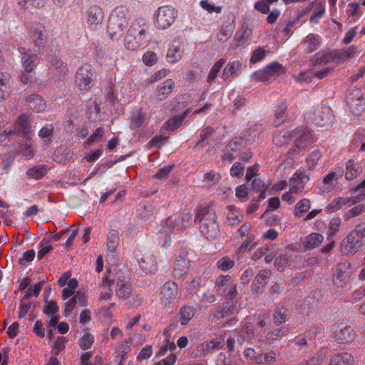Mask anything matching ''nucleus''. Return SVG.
<instances>
[{
    "label": "nucleus",
    "mask_w": 365,
    "mask_h": 365,
    "mask_svg": "<svg viewBox=\"0 0 365 365\" xmlns=\"http://www.w3.org/2000/svg\"><path fill=\"white\" fill-rule=\"evenodd\" d=\"M195 220H198L200 231L207 240L215 239L220 233L215 210L211 206L198 209Z\"/></svg>",
    "instance_id": "1"
},
{
    "label": "nucleus",
    "mask_w": 365,
    "mask_h": 365,
    "mask_svg": "<svg viewBox=\"0 0 365 365\" xmlns=\"http://www.w3.org/2000/svg\"><path fill=\"white\" fill-rule=\"evenodd\" d=\"M128 10L125 6H117L110 15L107 31L111 39L118 40L123 34L129 21Z\"/></svg>",
    "instance_id": "2"
},
{
    "label": "nucleus",
    "mask_w": 365,
    "mask_h": 365,
    "mask_svg": "<svg viewBox=\"0 0 365 365\" xmlns=\"http://www.w3.org/2000/svg\"><path fill=\"white\" fill-rule=\"evenodd\" d=\"M148 26L144 19H137L132 22L126 33L124 44L127 49L135 51L148 42L146 34Z\"/></svg>",
    "instance_id": "3"
},
{
    "label": "nucleus",
    "mask_w": 365,
    "mask_h": 365,
    "mask_svg": "<svg viewBox=\"0 0 365 365\" xmlns=\"http://www.w3.org/2000/svg\"><path fill=\"white\" fill-rule=\"evenodd\" d=\"M181 295L178 284L173 281H168L161 287L159 296L161 302L168 308L173 307Z\"/></svg>",
    "instance_id": "4"
},
{
    "label": "nucleus",
    "mask_w": 365,
    "mask_h": 365,
    "mask_svg": "<svg viewBox=\"0 0 365 365\" xmlns=\"http://www.w3.org/2000/svg\"><path fill=\"white\" fill-rule=\"evenodd\" d=\"M283 72L284 68L282 65L277 61H272L263 69L253 73L252 78L259 82L269 81L274 80Z\"/></svg>",
    "instance_id": "5"
},
{
    "label": "nucleus",
    "mask_w": 365,
    "mask_h": 365,
    "mask_svg": "<svg viewBox=\"0 0 365 365\" xmlns=\"http://www.w3.org/2000/svg\"><path fill=\"white\" fill-rule=\"evenodd\" d=\"M295 135L296 138L294 145L288 151L290 155L302 151L314 142L312 133L307 128L297 129L295 132Z\"/></svg>",
    "instance_id": "6"
},
{
    "label": "nucleus",
    "mask_w": 365,
    "mask_h": 365,
    "mask_svg": "<svg viewBox=\"0 0 365 365\" xmlns=\"http://www.w3.org/2000/svg\"><path fill=\"white\" fill-rule=\"evenodd\" d=\"M178 11L171 6H163L158 9L156 22L161 29L169 28L175 21Z\"/></svg>",
    "instance_id": "7"
},
{
    "label": "nucleus",
    "mask_w": 365,
    "mask_h": 365,
    "mask_svg": "<svg viewBox=\"0 0 365 365\" xmlns=\"http://www.w3.org/2000/svg\"><path fill=\"white\" fill-rule=\"evenodd\" d=\"M246 148L247 146L242 138L239 137L234 138L225 146L222 160L231 163L235 159L236 156L240 155V153Z\"/></svg>",
    "instance_id": "8"
},
{
    "label": "nucleus",
    "mask_w": 365,
    "mask_h": 365,
    "mask_svg": "<svg viewBox=\"0 0 365 365\" xmlns=\"http://www.w3.org/2000/svg\"><path fill=\"white\" fill-rule=\"evenodd\" d=\"M312 123L319 127H324L331 125L334 120L332 110L328 106H321L317 108L312 116Z\"/></svg>",
    "instance_id": "9"
},
{
    "label": "nucleus",
    "mask_w": 365,
    "mask_h": 365,
    "mask_svg": "<svg viewBox=\"0 0 365 365\" xmlns=\"http://www.w3.org/2000/svg\"><path fill=\"white\" fill-rule=\"evenodd\" d=\"M93 73L89 65H85L79 68L76 74V85L81 91H88L93 85Z\"/></svg>",
    "instance_id": "10"
},
{
    "label": "nucleus",
    "mask_w": 365,
    "mask_h": 365,
    "mask_svg": "<svg viewBox=\"0 0 365 365\" xmlns=\"http://www.w3.org/2000/svg\"><path fill=\"white\" fill-rule=\"evenodd\" d=\"M351 274V264L349 262L339 263L336 267L333 282L338 287L344 288L349 284Z\"/></svg>",
    "instance_id": "11"
},
{
    "label": "nucleus",
    "mask_w": 365,
    "mask_h": 365,
    "mask_svg": "<svg viewBox=\"0 0 365 365\" xmlns=\"http://www.w3.org/2000/svg\"><path fill=\"white\" fill-rule=\"evenodd\" d=\"M32 121L27 114L21 115L16 121L15 134L22 136L26 140H30L32 135Z\"/></svg>",
    "instance_id": "12"
},
{
    "label": "nucleus",
    "mask_w": 365,
    "mask_h": 365,
    "mask_svg": "<svg viewBox=\"0 0 365 365\" xmlns=\"http://www.w3.org/2000/svg\"><path fill=\"white\" fill-rule=\"evenodd\" d=\"M290 317L291 310L285 300H282L276 304L272 313L273 323L275 325L286 323L289 320Z\"/></svg>",
    "instance_id": "13"
},
{
    "label": "nucleus",
    "mask_w": 365,
    "mask_h": 365,
    "mask_svg": "<svg viewBox=\"0 0 365 365\" xmlns=\"http://www.w3.org/2000/svg\"><path fill=\"white\" fill-rule=\"evenodd\" d=\"M364 245V242L349 232L342 242L341 251L344 255H354Z\"/></svg>",
    "instance_id": "14"
},
{
    "label": "nucleus",
    "mask_w": 365,
    "mask_h": 365,
    "mask_svg": "<svg viewBox=\"0 0 365 365\" xmlns=\"http://www.w3.org/2000/svg\"><path fill=\"white\" fill-rule=\"evenodd\" d=\"M31 38L37 46L43 47L47 40L45 26L38 22L34 24L31 28Z\"/></svg>",
    "instance_id": "15"
},
{
    "label": "nucleus",
    "mask_w": 365,
    "mask_h": 365,
    "mask_svg": "<svg viewBox=\"0 0 365 365\" xmlns=\"http://www.w3.org/2000/svg\"><path fill=\"white\" fill-rule=\"evenodd\" d=\"M224 345L223 340L217 339L202 343L197 347V355H199V356H206L209 354L223 348Z\"/></svg>",
    "instance_id": "16"
},
{
    "label": "nucleus",
    "mask_w": 365,
    "mask_h": 365,
    "mask_svg": "<svg viewBox=\"0 0 365 365\" xmlns=\"http://www.w3.org/2000/svg\"><path fill=\"white\" fill-rule=\"evenodd\" d=\"M141 270L145 273H153L158 269V264L153 254L145 253L137 257Z\"/></svg>",
    "instance_id": "17"
},
{
    "label": "nucleus",
    "mask_w": 365,
    "mask_h": 365,
    "mask_svg": "<svg viewBox=\"0 0 365 365\" xmlns=\"http://www.w3.org/2000/svg\"><path fill=\"white\" fill-rule=\"evenodd\" d=\"M240 311V306L236 302L230 304L224 303L222 307H218L213 316L217 319H223L230 316H235Z\"/></svg>",
    "instance_id": "18"
},
{
    "label": "nucleus",
    "mask_w": 365,
    "mask_h": 365,
    "mask_svg": "<svg viewBox=\"0 0 365 365\" xmlns=\"http://www.w3.org/2000/svg\"><path fill=\"white\" fill-rule=\"evenodd\" d=\"M183 53V46L180 42L174 41L170 43L168 48L166 56L168 61L171 63H175L182 58Z\"/></svg>",
    "instance_id": "19"
},
{
    "label": "nucleus",
    "mask_w": 365,
    "mask_h": 365,
    "mask_svg": "<svg viewBox=\"0 0 365 365\" xmlns=\"http://www.w3.org/2000/svg\"><path fill=\"white\" fill-rule=\"evenodd\" d=\"M3 63V59L0 58V101L9 96L11 88L9 75L2 71Z\"/></svg>",
    "instance_id": "20"
},
{
    "label": "nucleus",
    "mask_w": 365,
    "mask_h": 365,
    "mask_svg": "<svg viewBox=\"0 0 365 365\" xmlns=\"http://www.w3.org/2000/svg\"><path fill=\"white\" fill-rule=\"evenodd\" d=\"M29 109L36 113L42 112L46 108V103L43 98L38 94H31L26 98Z\"/></svg>",
    "instance_id": "21"
},
{
    "label": "nucleus",
    "mask_w": 365,
    "mask_h": 365,
    "mask_svg": "<svg viewBox=\"0 0 365 365\" xmlns=\"http://www.w3.org/2000/svg\"><path fill=\"white\" fill-rule=\"evenodd\" d=\"M289 252L290 250L287 247L280 249L277 247L274 265L278 270L282 271L284 267L288 264L290 259Z\"/></svg>",
    "instance_id": "22"
},
{
    "label": "nucleus",
    "mask_w": 365,
    "mask_h": 365,
    "mask_svg": "<svg viewBox=\"0 0 365 365\" xmlns=\"http://www.w3.org/2000/svg\"><path fill=\"white\" fill-rule=\"evenodd\" d=\"M354 356L348 352H339L331 356L329 365H354Z\"/></svg>",
    "instance_id": "23"
},
{
    "label": "nucleus",
    "mask_w": 365,
    "mask_h": 365,
    "mask_svg": "<svg viewBox=\"0 0 365 365\" xmlns=\"http://www.w3.org/2000/svg\"><path fill=\"white\" fill-rule=\"evenodd\" d=\"M175 86V83L172 79H167L163 83L158 86L156 89L155 97L159 101L168 97L172 93Z\"/></svg>",
    "instance_id": "24"
},
{
    "label": "nucleus",
    "mask_w": 365,
    "mask_h": 365,
    "mask_svg": "<svg viewBox=\"0 0 365 365\" xmlns=\"http://www.w3.org/2000/svg\"><path fill=\"white\" fill-rule=\"evenodd\" d=\"M19 51L21 55V59L24 69L26 72H31L36 67L34 62V58H36L37 55L30 54L24 47H19Z\"/></svg>",
    "instance_id": "25"
},
{
    "label": "nucleus",
    "mask_w": 365,
    "mask_h": 365,
    "mask_svg": "<svg viewBox=\"0 0 365 365\" xmlns=\"http://www.w3.org/2000/svg\"><path fill=\"white\" fill-rule=\"evenodd\" d=\"M104 19L102 9L96 5L91 6L88 10V23L91 25L101 24Z\"/></svg>",
    "instance_id": "26"
},
{
    "label": "nucleus",
    "mask_w": 365,
    "mask_h": 365,
    "mask_svg": "<svg viewBox=\"0 0 365 365\" xmlns=\"http://www.w3.org/2000/svg\"><path fill=\"white\" fill-rule=\"evenodd\" d=\"M323 240V235L319 233L313 232L305 237L302 245L306 250H311L320 246Z\"/></svg>",
    "instance_id": "27"
},
{
    "label": "nucleus",
    "mask_w": 365,
    "mask_h": 365,
    "mask_svg": "<svg viewBox=\"0 0 365 365\" xmlns=\"http://www.w3.org/2000/svg\"><path fill=\"white\" fill-rule=\"evenodd\" d=\"M191 108H187L182 114L175 115L165 123V129L168 131H173L180 127L185 118L190 113Z\"/></svg>",
    "instance_id": "28"
},
{
    "label": "nucleus",
    "mask_w": 365,
    "mask_h": 365,
    "mask_svg": "<svg viewBox=\"0 0 365 365\" xmlns=\"http://www.w3.org/2000/svg\"><path fill=\"white\" fill-rule=\"evenodd\" d=\"M289 331V327L287 325H283L273 330H270L265 336L266 340L269 343L280 340L288 334Z\"/></svg>",
    "instance_id": "29"
},
{
    "label": "nucleus",
    "mask_w": 365,
    "mask_h": 365,
    "mask_svg": "<svg viewBox=\"0 0 365 365\" xmlns=\"http://www.w3.org/2000/svg\"><path fill=\"white\" fill-rule=\"evenodd\" d=\"M319 36L314 34H309L302 43L307 53L315 51L319 46Z\"/></svg>",
    "instance_id": "30"
},
{
    "label": "nucleus",
    "mask_w": 365,
    "mask_h": 365,
    "mask_svg": "<svg viewBox=\"0 0 365 365\" xmlns=\"http://www.w3.org/2000/svg\"><path fill=\"white\" fill-rule=\"evenodd\" d=\"M259 129L258 125H254L249 128L247 130L242 133L239 136L240 138L244 141L245 145L247 147L249 145L254 143L256 139L259 138Z\"/></svg>",
    "instance_id": "31"
},
{
    "label": "nucleus",
    "mask_w": 365,
    "mask_h": 365,
    "mask_svg": "<svg viewBox=\"0 0 365 365\" xmlns=\"http://www.w3.org/2000/svg\"><path fill=\"white\" fill-rule=\"evenodd\" d=\"M277 355L275 350L259 354L258 358L256 360L257 364L272 365L277 361Z\"/></svg>",
    "instance_id": "32"
},
{
    "label": "nucleus",
    "mask_w": 365,
    "mask_h": 365,
    "mask_svg": "<svg viewBox=\"0 0 365 365\" xmlns=\"http://www.w3.org/2000/svg\"><path fill=\"white\" fill-rule=\"evenodd\" d=\"M336 336L341 343L346 344L354 339V332L351 327L345 326L336 332Z\"/></svg>",
    "instance_id": "33"
},
{
    "label": "nucleus",
    "mask_w": 365,
    "mask_h": 365,
    "mask_svg": "<svg viewBox=\"0 0 365 365\" xmlns=\"http://www.w3.org/2000/svg\"><path fill=\"white\" fill-rule=\"evenodd\" d=\"M102 282L104 287H108L110 288L113 284H117V282H119V284L128 283V277L121 271H118L115 273L114 279H109L108 277L103 276Z\"/></svg>",
    "instance_id": "34"
},
{
    "label": "nucleus",
    "mask_w": 365,
    "mask_h": 365,
    "mask_svg": "<svg viewBox=\"0 0 365 365\" xmlns=\"http://www.w3.org/2000/svg\"><path fill=\"white\" fill-rule=\"evenodd\" d=\"M242 63L239 61H234L229 63L224 68L221 78L227 80L235 75L241 68Z\"/></svg>",
    "instance_id": "35"
},
{
    "label": "nucleus",
    "mask_w": 365,
    "mask_h": 365,
    "mask_svg": "<svg viewBox=\"0 0 365 365\" xmlns=\"http://www.w3.org/2000/svg\"><path fill=\"white\" fill-rule=\"evenodd\" d=\"M190 262L183 257H178L174 263V269L176 276L179 278L182 277V275L186 273Z\"/></svg>",
    "instance_id": "36"
},
{
    "label": "nucleus",
    "mask_w": 365,
    "mask_h": 365,
    "mask_svg": "<svg viewBox=\"0 0 365 365\" xmlns=\"http://www.w3.org/2000/svg\"><path fill=\"white\" fill-rule=\"evenodd\" d=\"M48 170L46 165H38L29 168L26 171V175L31 178L38 180L45 176Z\"/></svg>",
    "instance_id": "37"
},
{
    "label": "nucleus",
    "mask_w": 365,
    "mask_h": 365,
    "mask_svg": "<svg viewBox=\"0 0 365 365\" xmlns=\"http://www.w3.org/2000/svg\"><path fill=\"white\" fill-rule=\"evenodd\" d=\"M117 289H115L116 296L123 299L125 300L128 299L132 294V286L128 283L119 284L117 282Z\"/></svg>",
    "instance_id": "38"
},
{
    "label": "nucleus",
    "mask_w": 365,
    "mask_h": 365,
    "mask_svg": "<svg viewBox=\"0 0 365 365\" xmlns=\"http://www.w3.org/2000/svg\"><path fill=\"white\" fill-rule=\"evenodd\" d=\"M277 245L269 243L265 245L264 247L262 248L260 251L259 256L258 257H262V255H264L265 262L269 263L271 262L274 259H275L276 255L275 252L277 250Z\"/></svg>",
    "instance_id": "39"
},
{
    "label": "nucleus",
    "mask_w": 365,
    "mask_h": 365,
    "mask_svg": "<svg viewBox=\"0 0 365 365\" xmlns=\"http://www.w3.org/2000/svg\"><path fill=\"white\" fill-rule=\"evenodd\" d=\"M145 119L146 113H143L140 110L133 113L130 122L131 130H136L141 128Z\"/></svg>",
    "instance_id": "40"
},
{
    "label": "nucleus",
    "mask_w": 365,
    "mask_h": 365,
    "mask_svg": "<svg viewBox=\"0 0 365 365\" xmlns=\"http://www.w3.org/2000/svg\"><path fill=\"white\" fill-rule=\"evenodd\" d=\"M195 309L193 307L185 306L180 311V321L182 325H185L194 317Z\"/></svg>",
    "instance_id": "41"
},
{
    "label": "nucleus",
    "mask_w": 365,
    "mask_h": 365,
    "mask_svg": "<svg viewBox=\"0 0 365 365\" xmlns=\"http://www.w3.org/2000/svg\"><path fill=\"white\" fill-rule=\"evenodd\" d=\"M350 200L346 197H338L334 199L326 207V210L329 212H336L343 205L350 203Z\"/></svg>",
    "instance_id": "42"
},
{
    "label": "nucleus",
    "mask_w": 365,
    "mask_h": 365,
    "mask_svg": "<svg viewBox=\"0 0 365 365\" xmlns=\"http://www.w3.org/2000/svg\"><path fill=\"white\" fill-rule=\"evenodd\" d=\"M240 337L242 339V341L240 339H237L239 343L242 344L243 341H248L253 338L255 331L250 323H246L240 330Z\"/></svg>",
    "instance_id": "43"
},
{
    "label": "nucleus",
    "mask_w": 365,
    "mask_h": 365,
    "mask_svg": "<svg viewBox=\"0 0 365 365\" xmlns=\"http://www.w3.org/2000/svg\"><path fill=\"white\" fill-rule=\"evenodd\" d=\"M175 229L177 230V220H173L171 217H168L163 222V225L160 230V232L164 234L165 235H169Z\"/></svg>",
    "instance_id": "44"
},
{
    "label": "nucleus",
    "mask_w": 365,
    "mask_h": 365,
    "mask_svg": "<svg viewBox=\"0 0 365 365\" xmlns=\"http://www.w3.org/2000/svg\"><path fill=\"white\" fill-rule=\"evenodd\" d=\"M336 54L337 53H336V51L326 54L317 53L315 56V64H326L331 61H334L335 59H338Z\"/></svg>",
    "instance_id": "45"
},
{
    "label": "nucleus",
    "mask_w": 365,
    "mask_h": 365,
    "mask_svg": "<svg viewBox=\"0 0 365 365\" xmlns=\"http://www.w3.org/2000/svg\"><path fill=\"white\" fill-rule=\"evenodd\" d=\"M310 205V201L308 199L304 198L299 200L295 205L294 215L298 217H301L302 213L309 211Z\"/></svg>",
    "instance_id": "46"
},
{
    "label": "nucleus",
    "mask_w": 365,
    "mask_h": 365,
    "mask_svg": "<svg viewBox=\"0 0 365 365\" xmlns=\"http://www.w3.org/2000/svg\"><path fill=\"white\" fill-rule=\"evenodd\" d=\"M225 61V58H220L213 65L207 76L208 83H212L215 79Z\"/></svg>",
    "instance_id": "47"
},
{
    "label": "nucleus",
    "mask_w": 365,
    "mask_h": 365,
    "mask_svg": "<svg viewBox=\"0 0 365 365\" xmlns=\"http://www.w3.org/2000/svg\"><path fill=\"white\" fill-rule=\"evenodd\" d=\"M284 291V287L282 282H272L269 284L268 294L272 297L276 296L278 297L281 296Z\"/></svg>",
    "instance_id": "48"
},
{
    "label": "nucleus",
    "mask_w": 365,
    "mask_h": 365,
    "mask_svg": "<svg viewBox=\"0 0 365 365\" xmlns=\"http://www.w3.org/2000/svg\"><path fill=\"white\" fill-rule=\"evenodd\" d=\"M252 186L253 190L260 192L258 196L259 199H264L265 197V193L269 185H265L261 180L255 178L252 180Z\"/></svg>",
    "instance_id": "49"
},
{
    "label": "nucleus",
    "mask_w": 365,
    "mask_h": 365,
    "mask_svg": "<svg viewBox=\"0 0 365 365\" xmlns=\"http://www.w3.org/2000/svg\"><path fill=\"white\" fill-rule=\"evenodd\" d=\"M118 246L117 234L113 231L108 236L106 249L107 252L113 253Z\"/></svg>",
    "instance_id": "50"
},
{
    "label": "nucleus",
    "mask_w": 365,
    "mask_h": 365,
    "mask_svg": "<svg viewBox=\"0 0 365 365\" xmlns=\"http://www.w3.org/2000/svg\"><path fill=\"white\" fill-rule=\"evenodd\" d=\"M192 220L190 213H184L181 215L180 219L177 220V230L183 232L190 225Z\"/></svg>",
    "instance_id": "51"
},
{
    "label": "nucleus",
    "mask_w": 365,
    "mask_h": 365,
    "mask_svg": "<svg viewBox=\"0 0 365 365\" xmlns=\"http://www.w3.org/2000/svg\"><path fill=\"white\" fill-rule=\"evenodd\" d=\"M50 68H55L59 71L61 73H66L67 71L66 64L57 56H53L49 60Z\"/></svg>",
    "instance_id": "52"
},
{
    "label": "nucleus",
    "mask_w": 365,
    "mask_h": 365,
    "mask_svg": "<svg viewBox=\"0 0 365 365\" xmlns=\"http://www.w3.org/2000/svg\"><path fill=\"white\" fill-rule=\"evenodd\" d=\"M266 53L267 52L264 48L261 46L257 47L252 51L251 58L250 59V63L251 64L257 63L265 57Z\"/></svg>",
    "instance_id": "53"
},
{
    "label": "nucleus",
    "mask_w": 365,
    "mask_h": 365,
    "mask_svg": "<svg viewBox=\"0 0 365 365\" xmlns=\"http://www.w3.org/2000/svg\"><path fill=\"white\" fill-rule=\"evenodd\" d=\"M231 277L229 275H226V276H224V275H220L218 277L216 278V280H215V285L217 287V289L216 290V292L217 294H220V295H222L223 294V289H222V287L227 285L229 286V282L230 280Z\"/></svg>",
    "instance_id": "54"
},
{
    "label": "nucleus",
    "mask_w": 365,
    "mask_h": 365,
    "mask_svg": "<svg viewBox=\"0 0 365 365\" xmlns=\"http://www.w3.org/2000/svg\"><path fill=\"white\" fill-rule=\"evenodd\" d=\"M235 265L234 260L229 257H223L217 262V267L222 271H227Z\"/></svg>",
    "instance_id": "55"
},
{
    "label": "nucleus",
    "mask_w": 365,
    "mask_h": 365,
    "mask_svg": "<svg viewBox=\"0 0 365 365\" xmlns=\"http://www.w3.org/2000/svg\"><path fill=\"white\" fill-rule=\"evenodd\" d=\"M54 131L53 124L45 125L38 133V135L45 139V141H49Z\"/></svg>",
    "instance_id": "56"
},
{
    "label": "nucleus",
    "mask_w": 365,
    "mask_h": 365,
    "mask_svg": "<svg viewBox=\"0 0 365 365\" xmlns=\"http://www.w3.org/2000/svg\"><path fill=\"white\" fill-rule=\"evenodd\" d=\"M200 5L204 10L209 13L215 12L217 14H220L222 10V7L221 6H215L211 4L209 0H201L200 1Z\"/></svg>",
    "instance_id": "57"
},
{
    "label": "nucleus",
    "mask_w": 365,
    "mask_h": 365,
    "mask_svg": "<svg viewBox=\"0 0 365 365\" xmlns=\"http://www.w3.org/2000/svg\"><path fill=\"white\" fill-rule=\"evenodd\" d=\"M358 170L354 168V161L350 160L346 164V171L345 178L348 180H352L358 175Z\"/></svg>",
    "instance_id": "58"
},
{
    "label": "nucleus",
    "mask_w": 365,
    "mask_h": 365,
    "mask_svg": "<svg viewBox=\"0 0 365 365\" xmlns=\"http://www.w3.org/2000/svg\"><path fill=\"white\" fill-rule=\"evenodd\" d=\"M94 341L93 336L91 334H86L78 340V345L83 349H89Z\"/></svg>",
    "instance_id": "59"
},
{
    "label": "nucleus",
    "mask_w": 365,
    "mask_h": 365,
    "mask_svg": "<svg viewBox=\"0 0 365 365\" xmlns=\"http://www.w3.org/2000/svg\"><path fill=\"white\" fill-rule=\"evenodd\" d=\"M324 353L319 351L309 360L302 362L299 365H320L322 363Z\"/></svg>",
    "instance_id": "60"
},
{
    "label": "nucleus",
    "mask_w": 365,
    "mask_h": 365,
    "mask_svg": "<svg viewBox=\"0 0 365 365\" xmlns=\"http://www.w3.org/2000/svg\"><path fill=\"white\" fill-rule=\"evenodd\" d=\"M353 235L358 237L362 242L365 241V222H361L355 226V228L350 232Z\"/></svg>",
    "instance_id": "61"
},
{
    "label": "nucleus",
    "mask_w": 365,
    "mask_h": 365,
    "mask_svg": "<svg viewBox=\"0 0 365 365\" xmlns=\"http://www.w3.org/2000/svg\"><path fill=\"white\" fill-rule=\"evenodd\" d=\"M143 61L146 66H152L158 61L157 54L153 51H147L143 56Z\"/></svg>",
    "instance_id": "62"
},
{
    "label": "nucleus",
    "mask_w": 365,
    "mask_h": 365,
    "mask_svg": "<svg viewBox=\"0 0 365 365\" xmlns=\"http://www.w3.org/2000/svg\"><path fill=\"white\" fill-rule=\"evenodd\" d=\"M35 251L34 250H29L26 251L22 257L19 259V265L24 267L31 262L35 257Z\"/></svg>",
    "instance_id": "63"
},
{
    "label": "nucleus",
    "mask_w": 365,
    "mask_h": 365,
    "mask_svg": "<svg viewBox=\"0 0 365 365\" xmlns=\"http://www.w3.org/2000/svg\"><path fill=\"white\" fill-rule=\"evenodd\" d=\"M58 311V307L55 301L48 302L43 309V313L48 316L55 315Z\"/></svg>",
    "instance_id": "64"
}]
</instances>
